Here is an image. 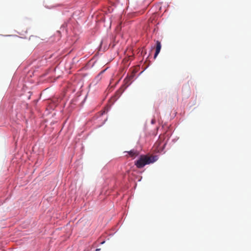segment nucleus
<instances>
[{"mask_svg":"<svg viewBox=\"0 0 251 251\" xmlns=\"http://www.w3.org/2000/svg\"><path fill=\"white\" fill-rule=\"evenodd\" d=\"M157 160V156H148L141 155L139 158L135 162V165L138 168H142L146 165L154 163Z\"/></svg>","mask_w":251,"mask_h":251,"instance_id":"1","label":"nucleus"},{"mask_svg":"<svg viewBox=\"0 0 251 251\" xmlns=\"http://www.w3.org/2000/svg\"><path fill=\"white\" fill-rule=\"evenodd\" d=\"M126 153L127 154L125 155L126 157H131L132 159H134L139 154V152L137 150L133 149L130 151H126L124 152Z\"/></svg>","mask_w":251,"mask_h":251,"instance_id":"2","label":"nucleus"},{"mask_svg":"<svg viewBox=\"0 0 251 251\" xmlns=\"http://www.w3.org/2000/svg\"><path fill=\"white\" fill-rule=\"evenodd\" d=\"M161 48V43L159 41H156V50H155V53L154 54V57L155 58L158 54V53L160 52V50Z\"/></svg>","mask_w":251,"mask_h":251,"instance_id":"3","label":"nucleus"}]
</instances>
